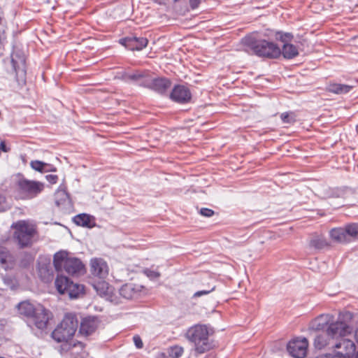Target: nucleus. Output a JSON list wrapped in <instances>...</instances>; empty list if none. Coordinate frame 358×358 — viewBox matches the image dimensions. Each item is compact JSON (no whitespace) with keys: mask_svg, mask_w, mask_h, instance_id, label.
<instances>
[{"mask_svg":"<svg viewBox=\"0 0 358 358\" xmlns=\"http://www.w3.org/2000/svg\"><path fill=\"white\" fill-rule=\"evenodd\" d=\"M20 191L24 198L31 199L37 196L44 189V184L39 181L22 179L18 181Z\"/></svg>","mask_w":358,"mask_h":358,"instance_id":"6","label":"nucleus"},{"mask_svg":"<svg viewBox=\"0 0 358 358\" xmlns=\"http://www.w3.org/2000/svg\"><path fill=\"white\" fill-rule=\"evenodd\" d=\"M45 178L51 184H55L57 181V176L56 175H47Z\"/></svg>","mask_w":358,"mask_h":358,"instance_id":"47","label":"nucleus"},{"mask_svg":"<svg viewBox=\"0 0 358 358\" xmlns=\"http://www.w3.org/2000/svg\"><path fill=\"white\" fill-rule=\"evenodd\" d=\"M351 331V327L345 322L340 320L335 321L334 318L329 328H327L326 334L331 339H341L350 334Z\"/></svg>","mask_w":358,"mask_h":358,"instance_id":"7","label":"nucleus"},{"mask_svg":"<svg viewBox=\"0 0 358 358\" xmlns=\"http://www.w3.org/2000/svg\"><path fill=\"white\" fill-rule=\"evenodd\" d=\"M68 259V253L66 251L61 250L56 252L53 257V265L55 270L58 272L62 271L64 268L66 261Z\"/></svg>","mask_w":358,"mask_h":358,"instance_id":"22","label":"nucleus"},{"mask_svg":"<svg viewBox=\"0 0 358 358\" xmlns=\"http://www.w3.org/2000/svg\"><path fill=\"white\" fill-rule=\"evenodd\" d=\"M30 166L34 170L41 173L49 171H55V169H47L48 167L50 166V165L38 160L31 161L30 163Z\"/></svg>","mask_w":358,"mask_h":358,"instance_id":"33","label":"nucleus"},{"mask_svg":"<svg viewBox=\"0 0 358 358\" xmlns=\"http://www.w3.org/2000/svg\"><path fill=\"white\" fill-rule=\"evenodd\" d=\"M17 308L20 315L31 318L36 309V306H34L28 301H24L18 303Z\"/></svg>","mask_w":358,"mask_h":358,"instance_id":"23","label":"nucleus"},{"mask_svg":"<svg viewBox=\"0 0 358 358\" xmlns=\"http://www.w3.org/2000/svg\"><path fill=\"white\" fill-rule=\"evenodd\" d=\"M8 208L6 199L3 194L0 193V212L6 210Z\"/></svg>","mask_w":358,"mask_h":358,"instance_id":"42","label":"nucleus"},{"mask_svg":"<svg viewBox=\"0 0 358 358\" xmlns=\"http://www.w3.org/2000/svg\"><path fill=\"white\" fill-rule=\"evenodd\" d=\"M10 63L15 80L19 85L26 83L25 55L20 50H13L10 55Z\"/></svg>","mask_w":358,"mask_h":358,"instance_id":"5","label":"nucleus"},{"mask_svg":"<svg viewBox=\"0 0 358 358\" xmlns=\"http://www.w3.org/2000/svg\"><path fill=\"white\" fill-rule=\"evenodd\" d=\"M84 264L76 257H69L66 261L64 271L69 275H79L84 271Z\"/></svg>","mask_w":358,"mask_h":358,"instance_id":"17","label":"nucleus"},{"mask_svg":"<svg viewBox=\"0 0 358 358\" xmlns=\"http://www.w3.org/2000/svg\"><path fill=\"white\" fill-rule=\"evenodd\" d=\"M144 274L151 280H155L160 276V273L155 270L146 268L143 271Z\"/></svg>","mask_w":358,"mask_h":358,"instance_id":"41","label":"nucleus"},{"mask_svg":"<svg viewBox=\"0 0 358 358\" xmlns=\"http://www.w3.org/2000/svg\"><path fill=\"white\" fill-rule=\"evenodd\" d=\"M213 331L204 324H196L191 327L186 333V338L194 344L195 351L203 354L210 350L213 345L210 339Z\"/></svg>","mask_w":358,"mask_h":358,"instance_id":"1","label":"nucleus"},{"mask_svg":"<svg viewBox=\"0 0 358 358\" xmlns=\"http://www.w3.org/2000/svg\"><path fill=\"white\" fill-rule=\"evenodd\" d=\"M91 273L99 279H105L108 275V266L101 258H93L90 261Z\"/></svg>","mask_w":358,"mask_h":358,"instance_id":"12","label":"nucleus"},{"mask_svg":"<svg viewBox=\"0 0 358 358\" xmlns=\"http://www.w3.org/2000/svg\"><path fill=\"white\" fill-rule=\"evenodd\" d=\"M200 214L204 217H210L213 215L214 211L210 208H203L200 210Z\"/></svg>","mask_w":358,"mask_h":358,"instance_id":"45","label":"nucleus"},{"mask_svg":"<svg viewBox=\"0 0 358 358\" xmlns=\"http://www.w3.org/2000/svg\"><path fill=\"white\" fill-rule=\"evenodd\" d=\"M78 326V321L74 315H66L60 324L52 332V337L58 343L66 342L74 336Z\"/></svg>","mask_w":358,"mask_h":358,"instance_id":"2","label":"nucleus"},{"mask_svg":"<svg viewBox=\"0 0 358 358\" xmlns=\"http://www.w3.org/2000/svg\"><path fill=\"white\" fill-rule=\"evenodd\" d=\"M293 36L290 33L278 32L276 38L284 43L281 50V54L287 59L294 58L299 55V50L296 45L289 43L292 41Z\"/></svg>","mask_w":358,"mask_h":358,"instance_id":"8","label":"nucleus"},{"mask_svg":"<svg viewBox=\"0 0 358 358\" xmlns=\"http://www.w3.org/2000/svg\"><path fill=\"white\" fill-rule=\"evenodd\" d=\"M55 203L57 206H64L69 203V195L64 189H59L55 194Z\"/></svg>","mask_w":358,"mask_h":358,"instance_id":"28","label":"nucleus"},{"mask_svg":"<svg viewBox=\"0 0 358 358\" xmlns=\"http://www.w3.org/2000/svg\"><path fill=\"white\" fill-rule=\"evenodd\" d=\"M327 89L329 92L336 94H345L348 93L352 89V86L349 85L334 83L328 85Z\"/></svg>","mask_w":358,"mask_h":358,"instance_id":"24","label":"nucleus"},{"mask_svg":"<svg viewBox=\"0 0 358 358\" xmlns=\"http://www.w3.org/2000/svg\"><path fill=\"white\" fill-rule=\"evenodd\" d=\"M171 83L165 78H154L151 90L161 94H164L171 87Z\"/></svg>","mask_w":358,"mask_h":358,"instance_id":"20","label":"nucleus"},{"mask_svg":"<svg viewBox=\"0 0 358 358\" xmlns=\"http://www.w3.org/2000/svg\"><path fill=\"white\" fill-rule=\"evenodd\" d=\"M51 313L42 305L37 304L36 309L31 317L35 327L41 330L47 327L48 322L51 317Z\"/></svg>","mask_w":358,"mask_h":358,"instance_id":"10","label":"nucleus"},{"mask_svg":"<svg viewBox=\"0 0 358 358\" xmlns=\"http://www.w3.org/2000/svg\"><path fill=\"white\" fill-rule=\"evenodd\" d=\"M153 80L154 78L143 74V78H141L138 85L151 90Z\"/></svg>","mask_w":358,"mask_h":358,"instance_id":"36","label":"nucleus"},{"mask_svg":"<svg viewBox=\"0 0 358 358\" xmlns=\"http://www.w3.org/2000/svg\"><path fill=\"white\" fill-rule=\"evenodd\" d=\"M3 14L1 8L0 7V44H3L6 39V25L3 22Z\"/></svg>","mask_w":358,"mask_h":358,"instance_id":"35","label":"nucleus"},{"mask_svg":"<svg viewBox=\"0 0 358 358\" xmlns=\"http://www.w3.org/2000/svg\"><path fill=\"white\" fill-rule=\"evenodd\" d=\"M355 338L357 342L358 343V329L355 331Z\"/></svg>","mask_w":358,"mask_h":358,"instance_id":"49","label":"nucleus"},{"mask_svg":"<svg viewBox=\"0 0 358 358\" xmlns=\"http://www.w3.org/2000/svg\"><path fill=\"white\" fill-rule=\"evenodd\" d=\"M98 327V320L95 317H88L84 318L80 327V333L85 336L90 335L95 331Z\"/></svg>","mask_w":358,"mask_h":358,"instance_id":"19","label":"nucleus"},{"mask_svg":"<svg viewBox=\"0 0 358 358\" xmlns=\"http://www.w3.org/2000/svg\"><path fill=\"white\" fill-rule=\"evenodd\" d=\"M215 289V285L209 286L208 289H202V290L196 292L193 294V297L197 298V297H200V296H202L204 295H207V294H210V292H212L213 291H214Z\"/></svg>","mask_w":358,"mask_h":358,"instance_id":"40","label":"nucleus"},{"mask_svg":"<svg viewBox=\"0 0 358 358\" xmlns=\"http://www.w3.org/2000/svg\"><path fill=\"white\" fill-rule=\"evenodd\" d=\"M280 118L282 121L285 123H291L294 121V119L290 117V115L289 113H282L280 115Z\"/></svg>","mask_w":358,"mask_h":358,"instance_id":"44","label":"nucleus"},{"mask_svg":"<svg viewBox=\"0 0 358 358\" xmlns=\"http://www.w3.org/2000/svg\"><path fill=\"white\" fill-rule=\"evenodd\" d=\"M127 78L130 80L139 83L141 78H143V73L141 72H135L133 73L128 74Z\"/></svg>","mask_w":358,"mask_h":358,"instance_id":"43","label":"nucleus"},{"mask_svg":"<svg viewBox=\"0 0 358 358\" xmlns=\"http://www.w3.org/2000/svg\"><path fill=\"white\" fill-rule=\"evenodd\" d=\"M345 190L338 187H328L324 190L325 198H341L345 195Z\"/></svg>","mask_w":358,"mask_h":358,"instance_id":"29","label":"nucleus"},{"mask_svg":"<svg viewBox=\"0 0 358 358\" xmlns=\"http://www.w3.org/2000/svg\"><path fill=\"white\" fill-rule=\"evenodd\" d=\"M148 39L144 37L128 36L120 38L119 43L128 50H141L148 45Z\"/></svg>","mask_w":358,"mask_h":358,"instance_id":"13","label":"nucleus"},{"mask_svg":"<svg viewBox=\"0 0 358 358\" xmlns=\"http://www.w3.org/2000/svg\"><path fill=\"white\" fill-rule=\"evenodd\" d=\"M170 98L175 102L179 103H188L191 98L192 94L188 87L184 85H176L170 94Z\"/></svg>","mask_w":358,"mask_h":358,"instance_id":"14","label":"nucleus"},{"mask_svg":"<svg viewBox=\"0 0 358 358\" xmlns=\"http://www.w3.org/2000/svg\"><path fill=\"white\" fill-rule=\"evenodd\" d=\"M10 258V253L8 250L2 246H0V263L5 264Z\"/></svg>","mask_w":358,"mask_h":358,"instance_id":"38","label":"nucleus"},{"mask_svg":"<svg viewBox=\"0 0 358 358\" xmlns=\"http://www.w3.org/2000/svg\"><path fill=\"white\" fill-rule=\"evenodd\" d=\"M92 285L96 293L101 297H103L110 302H116L114 294V288L109 285L108 282L104 280H101L94 283Z\"/></svg>","mask_w":358,"mask_h":358,"instance_id":"15","label":"nucleus"},{"mask_svg":"<svg viewBox=\"0 0 358 358\" xmlns=\"http://www.w3.org/2000/svg\"><path fill=\"white\" fill-rule=\"evenodd\" d=\"M162 358H165V357H162Z\"/></svg>","mask_w":358,"mask_h":358,"instance_id":"50","label":"nucleus"},{"mask_svg":"<svg viewBox=\"0 0 358 358\" xmlns=\"http://www.w3.org/2000/svg\"><path fill=\"white\" fill-rule=\"evenodd\" d=\"M133 340H134L136 347L138 349H141L143 348V344L142 340L139 336H138V335L134 336L133 337Z\"/></svg>","mask_w":358,"mask_h":358,"instance_id":"46","label":"nucleus"},{"mask_svg":"<svg viewBox=\"0 0 358 358\" xmlns=\"http://www.w3.org/2000/svg\"><path fill=\"white\" fill-rule=\"evenodd\" d=\"M308 340L306 338H296L287 344V351L294 358H303L307 353Z\"/></svg>","mask_w":358,"mask_h":358,"instance_id":"9","label":"nucleus"},{"mask_svg":"<svg viewBox=\"0 0 358 358\" xmlns=\"http://www.w3.org/2000/svg\"><path fill=\"white\" fill-rule=\"evenodd\" d=\"M329 245L326 239L322 236L313 238L310 241V246L317 250L323 249Z\"/></svg>","mask_w":358,"mask_h":358,"instance_id":"32","label":"nucleus"},{"mask_svg":"<svg viewBox=\"0 0 358 358\" xmlns=\"http://www.w3.org/2000/svg\"><path fill=\"white\" fill-rule=\"evenodd\" d=\"M345 231L348 242H350L352 239H355L358 236V224L352 223L347 224L345 227Z\"/></svg>","mask_w":358,"mask_h":358,"instance_id":"31","label":"nucleus"},{"mask_svg":"<svg viewBox=\"0 0 358 358\" xmlns=\"http://www.w3.org/2000/svg\"><path fill=\"white\" fill-rule=\"evenodd\" d=\"M70 280L62 275H58L55 279V287L59 294H66L67 288L69 287Z\"/></svg>","mask_w":358,"mask_h":358,"instance_id":"25","label":"nucleus"},{"mask_svg":"<svg viewBox=\"0 0 358 358\" xmlns=\"http://www.w3.org/2000/svg\"><path fill=\"white\" fill-rule=\"evenodd\" d=\"M334 316L330 314H322L315 318L310 324V329L315 331H326L332 320Z\"/></svg>","mask_w":358,"mask_h":358,"instance_id":"16","label":"nucleus"},{"mask_svg":"<svg viewBox=\"0 0 358 358\" xmlns=\"http://www.w3.org/2000/svg\"><path fill=\"white\" fill-rule=\"evenodd\" d=\"M73 222L78 226L84 227L90 229L95 226L94 217L85 213H82L76 215L73 217Z\"/></svg>","mask_w":358,"mask_h":358,"instance_id":"21","label":"nucleus"},{"mask_svg":"<svg viewBox=\"0 0 358 358\" xmlns=\"http://www.w3.org/2000/svg\"><path fill=\"white\" fill-rule=\"evenodd\" d=\"M332 347L338 349L334 356H339L341 358H351L356 352V345L355 343L346 338H341Z\"/></svg>","mask_w":358,"mask_h":358,"instance_id":"11","label":"nucleus"},{"mask_svg":"<svg viewBox=\"0 0 358 358\" xmlns=\"http://www.w3.org/2000/svg\"><path fill=\"white\" fill-rule=\"evenodd\" d=\"M84 287L78 283H73L70 280L66 294H68L71 299L78 298L83 293Z\"/></svg>","mask_w":358,"mask_h":358,"instance_id":"26","label":"nucleus"},{"mask_svg":"<svg viewBox=\"0 0 358 358\" xmlns=\"http://www.w3.org/2000/svg\"><path fill=\"white\" fill-rule=\"evenodd\" d=\"M183 353V348L182 347L176 345L170 349L169 355L172 358H179Z\"/></svg>","mask_w":358,"mask_h":358,"instance_id":"37","label":"nucleus"},{"mask_svg":"<svg viewBox=\"0 0 358 358\" xmlns=\"http://www.w3.org/2000/svg\"><path fill=\"white\" fill-rule=\"evenodd\" d=\"M131 288L129 285H124L121 287L119 293L125 299H130L132 297Z\"/></svg>","mask_w":358,"mask_h":358,"instance_id":"39","label":"nucleus"},{"mask_svg":"<svg viewBox=\"0 0 358 358\" xmlns=\"http://www.w3.org/2000/svg\"><path fill=\"white\" fill-rule=\"evenodd\" d=\"M199 0H189V4L192 8H195L198 6Z\"/></svg>","mask_w":358,"mask_h":358,"instance_id":"48","label":"nucleus"},{"mask_svg":"<svg viewBox=\"0 0 358 358\" xmlns=\"http://www.w3.org/2000/svg\"><path fill=\"white\" fill-rule=\"evenodd\" d=\"M245 43L259 57L278 58L281 55L280 48L274 43L266 40H255L251 37L245 38Z\"/></svg>","mask_w":358,"mask_h":358,"instance_id":"3","label":"nucleus"},{"mask_svg":"<svg viewBox=\"0 0 358 358\" xmlns=\"http://www.w3.org/2000/svg\"><path fill=\"white\" fill-rule=\"evenodd\" d=\"M4 285L9 289L13 290L18 286V283L15 278L10 275H5L2 278Z\"/></svg>","mask_w":358,"mask_h":358,"instance_id":"34","label":"nucleus"},{"mask_svg":"<svg viewBox=\"0 0 358 358\" xmlns=\"http://www.w3.org/2000/svg\"><path fill=\"white\" fill-rule=\"evenodd\" d=\"M330 236L334 241L339 243H348V239L346 238L345 231L344 228H334L330 231Z\"/></svg>","mask_w":358,"mask_h":358,"instance_id":"27","label":"nucleus"},{"mask_svg":"<svg viewBox=\"0 0 358 358\" xmlns=\"http://www.w3.org/2000/svg\"><path fill=\"white\" fill-rule=\"evenodd\" d=\"M11 227L15 230L13 238L20 248H25L31 244L36 233V229L33 224L24 220H20L13 223Z\"/></svg>","mask_w":358,"mask_h":358,"instance_id":"4","label":"nucleus"},{"mask_svg":"<svg viewBox=\"0 0 358 358\" xmlns=\"http://www.w3.org/2000/svg\"><path fill=\"white\" fill-rule=\"evenodd\" d=\"M330 340L327 334H320L315 336L313 344L315 348L321 350L330 344Z\"/></svg>","mask_w":358,"mask_h":358,"instance_id":"30","label":"nucleus"},{"mask_svg":"<svg viewBox=\"0 0 358 358\" xmlns=\"http://www.w3.org/2000/svg\"><path fill=\"white\" fill-rule=\"evenodd\" d=\"M38 275L42 280L48 282L52 278L53 272L50 259L40 260L38 263Z\"/></svg>","mask_w":358,"mask_h":358,"instance_id":"18","label":"nucleus"}]
</instances>
